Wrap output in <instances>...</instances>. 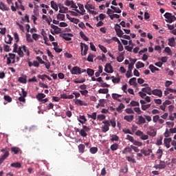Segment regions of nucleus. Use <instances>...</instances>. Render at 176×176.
Returning a JSON list of instances; mask_svg holds the SVG:
<instances>
[{
  "label": "nucleus",
  "instance_id": "f257e3e1",
  "mask_svg": "<svg viewBox=\"0 0 176 176\" xmlns=\"http://www.w3.org/2000/svg\"><path fill=\"white\" fill-rule=\"evenodd\" d=\"M13 47V53H17L19 57H24V53H26L28 57H30V50L25 45L19 47L17 43H14Z\"/></svg>",
  "mask_w": 176,
  "mask_h": 176
},
{
  "label": "nucleus",
  "instance_id": "f03ea898",
  "mask_svg": "<svg viewBox=\"0 0 176 176\" xmlns=\"http://www.w3.org/2000/svg\"><path fill=\"white\" fill-rule=\"evenodd\" d=\"M164 16L165 19H166V23H173V21H175L176 17L175 16L173 15V14L166 12L164 14Z\"/></svg>",
  "mask_w": 176,
  "mask_h": 176
},
{
  "label": "nucleus",
  "instance_id": "7ed1b4c3",
  "mask_svg": "<svg viewBox=\"0 0 176 176\" xmlns=\"http://www.w3.org/2000/svg\"><path fill=\"white\" fill-rule=\"evenodd\" d=\"M80 49H81V56H86L87 54V51L89 50V45L80 43Z\"/></svg>",
  "mask_w": 176,
  "mask_h": 176
},
{
  "label": "nucleus",
  "instance_id": "20e7f679",
  "mask_svg": "<svg viewBox=\"0 0 176 176\" xmlns=\"http://www.w3.org/2000/svg\"><path fill=\"white\" fill-rule=\"evenodd\" d=\"M14 58H16V54L12 53L8 54V57L7 58V65H9V64H14Z\"/></svg>",
  "mask_w": 176,
  "mask_h": 176
},
{
  "label": "nucleus",
  "instance_id": "39448f33",
  "mask_svg": "<svg viewBox=\"0 0 176 176\" xmlns=\"http://www.w3.org/2000/svg\"><path fill=\"white\" fill-rule=\"evenodd\" d=\"M102 123L104 124V125L102 126V133H107V131H109V126H111V124H109V121L104 120L102 121Z\"/></svg>",
  "mask_w": 176,
  "mask_h": 176
},
{
  "label": "nucleus",
  "instance_id": "423d86ee",
  "mask_svg": "<svg viewBox=\"0 0 176 176\" xmlns=\"http://www.w3.org/2000/svg\"><path fill=\"white\" fill-rule=\"evenodd\" d=\"M166 167H167V166L166 165V162L164 161H160L159 164H156L153 166V168L156 170H163L166 168Z\"/></svg>",
  "mask_w": 176,
  "mask_h": 176
},
{
  "label": "nucleus",
  "instance_id": "0eeeda50",
  "mask_svg": "<svg viewBox=\"0 0 176 176\" xmlns=\"http://www.w3.org/2000/svg\"><path fill=\"white\" fill-rule=\"evenodd\" d=\"M72 75H80V67L76 66L71 69Z\"/></svg>",
  "mask_w": 176,
  "mask_h": 176
},
{
  "label": "nucleus",
  "instance_id": "6e6552de",
  "mask_svg": "<svg viewBox=\"0 0 176 176\" xmlns=\"http://www.w3.org/2000/svg\"><path fill=\"white\" fill-rule=\"evenodd\" d=\"M104 71L107 74H112L113 72V68L112 67V65H111V63H107L104 67Z\"/></svg>",
  "mask_w": 176,
  "mask_h": 176
},
{
  "label": "nucleus",
  "instance_id": "1a4fd4ad",
  "mask_svg": "<svg viewBox=\"0 0 176 176\" xmlns=\"http://www.w3.org/2000/svg\"><path fill=\"white\" fill-rule=\"evenodd\" d=\"M148 135L150 137H156L157 131L153 126L149 127V130L147 131Z\"/></svg>",
  "mask_w": 176,
  "mask_h": 176
},
{
  "label": "nucleus",
  "instance_id": "9d476101",
  "mask_svg": "<svg viewBox=\"0 0 176 176\" xmlns=\"http://www.w3.org/2000/svg\"><path fill=\"white\" fill-rule=\"evenodd\" d=\"M59 8V13H68L69 10H68V8L65 7L63 4H58Z\"/></svg>",
  "mask_w": 176,
  "mask_h": 176
},
{
  "label": "nucleus",
  "instance_id": "9b49d317",
  "mask_svg": "<svg viewBox=\"0 0 176 176\" xmlns=\"http://www.w3.org/2000/svg\"><path fill=\"white\" fill-rule=\"evenodd\" d=\"M78 8L80 11H79V10L78 9H75L74 10L75 12H76L77 13H80V14L83 16L85 14V12H86V10H85V8L83 7V4H78Z\"/></svg>",
  "mask_w": 176,
  "mask_h": 176
},
{
  "label": "nucleus",
  "instance_id": "f8f14e48",
  "mask_svg": "<svg viewBox=\"0 0 176 176\" xmlns=\"http://www.w3.org/2000/svg\"><path fill=\"white\" fill-rule=\"evenodd\" d=\"M172 141L171 138H164V146H166V148H167L168 149V148H170V144Z\"/></svg>",
  "mask_w": 176,
  "mask_h": 176
},
{
  "label": "nucleus",
  "instance_id": "ddd939ff",
  "mask_svg": "<svg viewBox=\"0 0 176 176\" xmlns=\"http://www.w3.org/2000/svg\"><path fill=\"white\" fill-rule=\"evenodd\" d=\"M151 94H153V96H157L158 97H162V96H163V92L160 89H153L151 91Z\"/></svg>",
  "mask_w": 176,
  "mask_h": 176
},
{
  "label": "nucleus",
  "instance_id": "4468645a",
  "mask_svg": "<svg viewBox=\"0 0 176 176\" xmlns=\"http://www.w3.org/2000/svg\"><path fill=\"white\" fill-rule=\"evenodd\" d=\"M142 91H143V93L148 94V96L152 95V88H151V87H146L144 88H142Z\"/></svg>",
  "mask_w": 176,
  "mask_h": 176
},
{
  "label": "nucleus",
  "instance_id": "2eb2a0df",
  "mask_svg": "<svg viewBox=\"0 0 176 176\" xmlns=\"http://www.w3.org/2000/svg\"><path fill=\"white\" fill-rule=\"evenodd\" d=\"M141 153L144 155V156H149L151 153H152V149L148 148L147 150L145 149H141L140 150Z\"/></svg>",
  "mask_w": 176,
  "mask_h": 176
},
{
  "label": "nucleus",
  "instance_id": "dca6fc26",
  "mask_svg": "<svg viewBox=\"0 0 176 176\" xmlns=\"http://www.w3.org/2000/svg\"><path fill=\"white\" fill-rule=\"evenodd\" d=\"M146 122V120H145V118H144L142 116H138V120L137 122V124H144Z\"/></svg>",
  "mask_w": 176,
  "mask_h": 176
},
{
  "label": "nucleus",
  "instance_id": "f3484780",
  "mask_svg": "<svg viewBox=\"0 0 176 176\" xmlns=\"http://www.w3.org/2000/svg\"><path fill=\"white\" fill-rule=\"evenodd\" d=\"M76 105H80L81 107L84 105V107H87V103H86L85 101H82L81 100L77 99L75 101Z\"/></svg>",
  "mask_w": 176,
  "mask_h": 176
},
{
  "label": "nucleus",
  "instance_id": "a211bd4d",
  "mask_svg": "<svg viewBox=\"0 0 176 176\" xmlns=\"http://www.w3.org/2000/svg\"><path fill=\"white\" fill-rule=\"evenodd\" d=\"M133 68H134V65L129 63V70L126 72V78H131V76H129V74H131V71H133Z\"/></svg>",
  "mask_w": 176,
  "mask_h": 176
},
{
  "label": "nucleus",
  "instance_id": "6ab92c4d",
  "mask_svg": "<svg viewBox=\"0 0 176 176\" xmlns=\"http://www.w3.org/2000/svg\"><path fill=\"white\" fill-rule=\"evenodd\" d=\"M85 8L87 10V12H89V10H96V7H94V6H93V4H89V1L85 6Z\"/></svg>",
  "mask_w": 176,
  "mask_h": 176
},
{
  "label": "nucleus",
  "instance_id": "aec40b11",
  "mask_svg": "<svg viewBox=\"0 0 176 176\" xmlns=\"http://www.w3.org/2000/svg\"><path fill=\"white\" fill-rule=\"evenodd\" d=\"M124 120H126V122H129V123H131L132 120H134V116H124Z\"/></svg>",
  "mask_w": 176,
  "mask_h": 176
},
{
  "label": "nucleus",
  "instance_id": "412c9836",
  "mask_svg": "<svg viewBox=\"0 0 176 176\" xmlns=\"http://www.w3.org/2000/svg\"><path fill=\"white\" fill-rule=\"evenodd\" d=\"M11 152H12V153L14 155H19V153L21 152V149H20L19 147H12Z\"/></svg>",
  "mask_w": 176,
  "mask_h": 176
},
{
  "label": "nucleus",
  "instance_id": "4be33fe9",
  "mask_svg": "<svg viewBox=\"0 0 176 176\" xmlns=\"http://www.w3.org/2000/svg\"><path fill=\"white\" fill-rule=\"evenodd\" d=\"M129 85H131V86H134L135 87H136L137 86V78L133 77L132 78H131L129 80Z\"/></svg>",
  "mask_w": 176,
  "mask_h": 176
},
{
  "label": "nucleus",
  "instance_id": "5701e85b",
  "mask_svg": "<svg viewBox=\"0 0 176 176\" xmlns=\"http://www.w3.org/2000/svg\"><path fill=\"white\" fill-rule=\"evenodd\" d=\"M9 157V151H6L3 156L0 158V164L6 160V158Z\"/></svg>",
  "mask_w": 176,
  "mask_h": 176
},
{
  "label": "nucleus",
  "instance_id": "b1692460",
  "mask_svg": "<svg viewBox=\"0 0 176 176\" xmlns=\"http://www.w3.org/2000/svg\"><path fill=\"white\" fill-rule=\"evenodd\" d=\"M168 45L169 46H171V47H174L175 46V38L174 37L168 38Z\"/></svg>",
  "mask_w": 176,
  "mask_h": 176
},
{
  "label": "nucleus",
  "instance_id": "393cba45",
  "mask_svg": "<svg viewBox=\"0 0 176 176\" xmlns=\"http://www.w3.org/2000/svg\"><path fill=\"white\" fill-rule=\"evenodd\" d=\"M12 41H13V37H12V36H10V34H8L7 37L5 38V42L8 45H10V43H12Z\"/></svg>",
  "mask_w": 176,
  "mask_h": 176
},
{
  "label": "nucleus",
  "instance_id": "a878e982",
  "mask_svg": "<svg viewBox=\"0 0 176 176\" xmlns=\"http://www.w3.org/2000/svg\"><path fill=\"white\" fill-rule=\"evenodd\" d=\"M78 122L81 123V124H85L87 122V119H86V117L85 116H80Z\"/></svg>",
  "mask_w": 176,
  "mask_h": 176
},
{
  "label": "nucleus",
  "instance_id": "bb28decb",
  "mask_svg": "<svg viewBox=\"0 0 176 176\" xmlns=\"http://www.w3.org/2000/svg\"><path fill=\"white\" fill-rule=\"evenodd\" d=\"M110 149L115 152V151H118L119 149V144L118 143H114L110 146Z\"/></svg>",
  "mask_w": 176,
  "mask_h": 176
},
{
  "label": "nucleus",
  "instance_id": "cd10ccee",
  "mask_svg": "<svg viewBox=\"0 0 176 176\" xmlns=\"http://www.w3.org/2000/svg\"><path fill=\"white\" fill-rule=\"evenodd\" d=\"M112 98L113 100H116L117 101H119V102H120V100L119 98H120V97H122V95L120 94H111Z\"/></svg>",
  "mask_w": 176,
  "mask_h": 176
},
{
  "label": "nucleus",
  "instance_id": "c85d7f7f",
  "mask_svg": "<svg viewBox=\"0 0 176 176\" xmlns=\"http://www.w3.org/2000/svg\"><path fill=\"white\" fill-rule=\"evenodd\" d=\"M10 167L14 168H21V164L20 162H14L10 164Z\"/></svg>",
  "mask_w": 176,
  "mask_h": 176
},
{
  "label": "nucleus",
  "instance_id": "c756f323",
  "mask_svg": "<svg viewBox=\"0 0 176 176\" xmlns=\"http://www.w3.org/2000/svg\"><path fill=\"white\" fill-rule=\"evenodd\" d=\"M0 10L3 11H8L9 10V7L6 6V5H5V3H3V2H1Z\"/></svg>",
  "mask_w": 176,
  "mask_h": 176
},
{
  "label": "nucleus",
  "instance_id": "7c9ffc66",
  "mask_svg": "<svg viewBox=\"0 0 176 176\" xmlns=\"http://www.w3.org/2000/svg\"><path fill=\"white\" fill-rule=\"evenodd\" d=\"M45 97H46V95H45V94H38L36 96V98H37V100L40 102H42L43 98H45Z\"/></svg>",
  "mask_w": 176,
  "mask_h": 176
},
{
  "label": "nucleus",
  "instance_id": "2f4dec72",
  "mask_svg": "<svg viewBox=\"0 0 176 176\" xmlns=\"http://www.w3.org/2000/svg\"><path fill=\"white\" fill-rule=\"evenodd\" d=\"M132 151L131 149V146H126L124 148V150L122 151V154L123 155H126V153H131Z\"/></svg>",
  "mask_w": 176,
  "mask_h": 176
},
{
  "label": "nucleus",
  "instance_id": "473e14b6",
  "mask_svg": "<svg viewBox=\"0 0 176 176\" xmlns=\"http://www.w3.org/2000/svg\"><path fill=\"white\" fill-rule=\"evenodd\" d=\"M51 7L56 12H57L58 10V6H57V3H56V2H54V1H51Z\"/></svg>",
  "mask_w": 176,
  "mask_h": 176
},
{
  "label": "nucleus",
  "instance_id": "72a5a7b5",
  "mask_svg": "<svg viewBox=\"0 0 176 176\" xmlns=\"http://www.w3.org/2000/svg\"><path fill=\"white\" fill-rule=\"evenodd\" d=\"M85 144H80L78 145V152L79 153H85Z\"/></svg>",
  "mask_w": 176,
  "mask_h": 176
},
{
  "label": "nucleus",
  "instance_id": "f704fd0d",
  "mask_svg": "<svg viewBox=\"0 0 176 176\" xmlns=\"http://www.w3.org/2000/svg\"><path fill=\"white\" fill-rule=\"evenodd\" d=\"M87 117L96 120L97 119V112H94L91 114H87Z\"/></svg>",
  "mask_w": 176,
  "mask_h": 176
},
{
  "label": "nucleus",
  "instance_id": "c9c22d12",
  "mask_svg": "<svg viewBox=\"0 0 176 176\" xmlns=\"http://www.w3.org/2000/svg\"><path fill=\"white\" fill-rule=\"evenodd\" d=\"M135 67H136L137 69H140V68H144V67H145V64H144V63H142L141 61H138L136 63Z\"/></svg>",
  "mask_w": 176,
  "mask_h": 176
},
{
  "label": "nucleus",
  "instance_id": "e433bc0d",
  "mask_svg": "<svg viewBox=\"0 0 176 176\" xmlns=\"http://www.w3.org/2000/svg\"><path fill=\"white\" fill-rule=\"evenodd\" d=\"M94 57H96V56H94V54H89L87 58V61H89V63H93L94 61Z\"/></svg>",
  "mask_w": 176,
  "mask_h": 176
},
{
  "label": "nucleus",
  "instance_id": "4c0bfd02",
  "mask_svg": "<svg viewBox=\"0 0 176 176\" xmlns=\"http://www.w3.org/2000/svg\"><path fill=\"white\" fill-rule=\"evenodd\" d=\"M26 41L28 43H32L34 42V40L31 38V34L28 33L26 34Z\"/></svg>",
  "mask_w": 176,
  "mask_h": 176
},
{
  "label": "nucleus",
  "instance_id": "58836bf2",
  "mask_svg": "<svg viewBox=\"0 0 176 176\" xmlns=\"http://www.w3.org/2000/svg\"><path fill=\"white\" fill-rule=\"evenodd\" d=\"M109 91V89H100L98 90V93L100 94H108Z\"/></svg>",
  "mask_w": 176,
  "mask_h": 176
},
{
  "label": "nucleus",
  "instance_id": "ea45409f",
  "mask_svg": "<svg viewBox=\"0 0 176 176\" xmlns=\"http://www.w3.org/2000/svg\"><path fill=\"white\" fill-rule=\"evenodd\" d=\"M111 9L113 10V11L114 12V13H122V10H120L119 8H116L113 6H111Z\"/></svg>",
  "mask_w": 176,
  "mask_h": 176
},
{
  "label": "nucleus",
  "instance_id": "a19ab883",
  "mask_svg": "<svg viewBox=\"0 0 176 176\" xmlns=\"http://www.w3.org/2000/svg\"><path fill=\"white\" fill-rule=\"evenodd\" d=\"M126 159L128 162H131V163H133V164L137 163V161H135V159H134L133 157L126 156Z\"/></svg>",
  "mask_w": 176,
  "mask_h": 176
},
{
  "label": "nucleus",
  "instance_id": "79ce46f5",
  "mask_svg": "<svg viewBox=\"0 0 176 176\" xmlns=\"http://www.w3.org/2000/svg\"><path fill=\"white\" fill-rule=\"evenodd\" d=\"M87 74L89 76H93L94 75V70L93 69L88 68L87 69Z\"/></svg>",
  "mask_w": 176,
  "mask_h": 176
},
{
  "label": "nucleus",
  "instance_id": "37998d69",
  "mask_svg": "<svg viewBox=\"0 0 176 176\" xmlns=\"http://www.w3.org/2000/svg\"><path fill=\"white\" fill-rule=\"evenodd\" d=\"M157 156V159H162V156H163V150L159 148L156 152Z\"/></svg>",
  "mask_w": 176,
  "mask_h": 176
},
{
  "label": "nucleus",
  "instance_id": "c03bdc74",
  "mask_svg": "<svg viewBox=\"0 0 176 176\" xmlns=\"http://www.w3.org/2000/svg\"><path fill=\"white\" fill-rule=\"evenodd\" d=\"M90 153H92V155H94L95 153H97L98 152V148L97 147H91L89 149Z\"/></svg>",
  "mask_w": 176,
  "mask_h": 176
},
{
  "label": "nucleus",
  "instance_id": "a18cd8bd",
  "mask_svg": "<svg viewBox=\"0 0 176 176\" xmlns=\"http://www.w3.org/2000/svg\"><path fill=\"white\" fill-rule=\"evenodd\" d=\"M80 35L82 39H84V41H86V42H87V41H89V38L87 36H86V34H85V33L82 31H81L80 32Z\"/></svg>",
  "mask_w": 176,
  "mask_h": 176
},
{
  "label": "nucleus",
  "instance_id": "49530a36",
  "mask_svg": "<svg viewBox=\"0 0 176 176\" xmlns=\"http://www.w3.org/2000/svg\"><path fill=\"white\" fill-rule=\"evenodd\" d=\"M122 109H124V105L123 103H120L119 106L116 108L118 112H122Z\"/></svg>",
  "mask_w": 176,
  "mask_h": 176
},
{
  "label": "nucleus",
  "instance_id": "de8ad7c7",
  "mask_svg": "<svg viewBox=\"0 0 176 176\" xmlns=\"http://www.w3.org/2000/svg\"><path fill=\"white\" fill-rule=\"evenodd\" d=\"M149 68H150L151 72H153V73L156 71H159V68L155 67L153 65H150Z\"/></svg>",
  "mask_w": 176,
  "mask_h": 176
},
{
  "label": "nucleus",
  "instance_id": "09e8293b",
  "mask_svg": "<svg viewBox=\"0 0 176 176\" xmlns=\"http://www.w3.org/2000/svg\"><path fill=\"white\" fill-rule=\"evenodd\" d=\"M126 140H128V141H129L130 142H132V144L134 142V141H135V140H134V137L130 135H126Z\"/></svg>",
  "mask_w": 176,
  "mask_h": 176
},
{
  "label": "nucleus",
  "instance_id": "8fccbe9b",
  "mask_svg": "<svg viewBox=\"0 0 176 176\" xmlns=\"http://www.w3.org/2000/svg\"><path fill=\"white\" fill-rule=\"evenodd\" d=\"M5 101H7V102H12V97H10V96L8 95H5L3 97Z\"/></svg>",
  "mask_w": 176,
  "mask_h": 176
},
{
  "label": "nucleus",
  "instance_id": "3c124183",
  "mask_svg": "<svg viewBox=\"0 0 176 176\" xmlns=\"http://www.w3.org/2000/svg\"><path fill=\"white\" fill-rule=\"evenodd\" d=\"M164 52L165 53H167L168 56L173 55V52H171V49H170V47H165Z\"/></svg>",
  "mask_w": 176,
  "mask_h": 176
},
{
  "label": "nucleus",
  "instance_id": "603ef678",
  "mask_svg": "<svg viewBox=\"0 0 176 176\" xmlns=\"http://www.w3.org/2000/svg\"><path fill=\"white\" fill-rule=\"evenodd\" d=\"M57 19L58 20H61L62 21H64V20H65V15L63 14H58L57 15Z\"/></svg>",
  "mask_w": 176,
  "mask_h": 176
},
{
  "label": "nucleus",
  "instance_id": "864d4df0",
  "mask_svg": "<svg viewBox=\"0 0 176 176\" xmlns=\"http://www.w3.org/2000/svg\"><path fill=\"white\" fill-rule=\"evenodd\" d=\"M163 144V136H160V138L157 140L156 145L160 146Z\"/></svg>",
  "mask_w": 176,
  "mask_h": 176
},
{
  "label": "nucleus",
  "instance_id": "5fc2aeb1",
  "mask_svg": "<svg viewBox=\"0 0 176 176\" xmlns=\"http://www.w3.org/2000/svg\"><path fill=\"white\" fill-rule=\"evenodd\" d=\"M62 38L65 39V41H72V38L68 36L67 34H62Z\"/></svg>",
  "mask_w": 176,
  "mask_h": 176
},
{
  "label": "nucleus",
  "instance_id": "6e6d98bb",
  "mask_svg": "<svg viewBox=\"0 0 176 176\" xmlns=\"http://www.w3.org/2000/svg\"><path fill=\"white\" fill-rule=\"evenodd\" d=\"M159 119H160V116L159 115H155L153 117V122L154 123H157V122H159Z\"/></svg>",
  "mask_w": 176,
  "mask_h": 176
},
{
  "label": "nucleus",
  "instance_id": "4d7b16f0",
  "mask_svg": "<svg viewBox=\"0 0 176 176\" xmlns=\"http://www.w3.org/2000/svg\"><path fill=\"white\" fill-rule=\"evenodd\" d=\"M105 115H104V114H99V115H98V116H97V119H98V120H100V122L102 121V120H104V119H105Z\"/></svg>",
  "mask_w": 176,
  "mask_h": 176
},
{
  "label": "nucleus",
  "instance_id": "13d9d810",
  "mask_svg": "<svg viewBox=\"0 0 176 176\" xmlns=\"http://www.w3.org/2000/svg\"><path fill=\"white\" fill-rule=\"evenodd\" d=\"M111 137L112 138L111 139V141L112 142H115V141H119V136L116 135H112Z\"/></svg>",
  "mask_w": 176,
  "mask_h": 176
},
{
  "label": "nucleus",
  "instance_id": "bf43d9fd",
  "mask_svg": "<svg viewBox=\"0 0 176 176\" xmlns=\"http://www.w3.org/2000/svg\"><path fill=\"white\" fill-rule=\"evenodd\" d=\"M73 3H74V1L66 0L65 1V6H71L72 7Z\"/></svg>",
  "mask_w": 176,
  "mask_h": 176
},
{
  "label": "nucleus",
  "instance_id": "052dcab7",
  "mask_svg": "<svg viewBox=\"0 0 176 176\" xmlns=\"http://www.w3.org/2000/svg\"><path fill=\"white\" fill-rule=\"evenodd\" d=\"M18 82H20V83H27V79L24 77H19L18 78Z\"/></svg>",
  "mask_w": 176,
  "mask_h": 176
},
{
  "label": "nucleus",
  "instance_id": "680f3d73",
  "mask_svg": "<svg viewBox=\"0 0 176 176\" xmlns=\"http://www.w3.org/2000/svg\"><path fill=\"white\" fill-rule=\"evenodd\" d=\"M79 134L81 135V137H87V133H86L84 129L80 130Z\"/></svg>",
  "mask_w": 176,
  "mask_h": 176
},
{
  "label": "nucleus",
  "instance_id": "e2e57ef3",
  "mask_svg": "<svg viewBox=\"0 0 176 176\" xmlns=\"http://www.w3.org/2000/svg\"><path fill=\"white\" fill-rule=\"evenodd\" d=\"M98 47L99 49H100V50H102V52H103V53H107V52H108V50H107V47H105L102 45H99Z\"/></svg>",
  "mask_w": 176,
  "mask_h": 176
},
{
  "label": "nucleus",
  "instance_id": "0e129e2a",
  "mask_svg": "<svg viewBox=\"0 0 176 176\" xmlns=\"http://www.w3.org/2000/svg\"><path fill=\"white\" fill-rule=\"evenodd\" d=\"M116 32L118 36H119V38H122L123 36V34H124L123 32V31L122 30V29L120 30H117V32Z\"/></svg>",
  "mask_w": 176,
  "mask_h": 176
},
{
  "label": "nucleus",
  "instance_id": "69168bd1",
  "mask_svg": "<svg viewBox=\"0 0 176 176\" xmlns=\"http://www.w3.org/2000/svg\"><path fill=\"white\" fill-rule=\"evenodd\" d=\"M133 144L135 146H142V142L138 140H135Z\"/></svg>",
  "mask_w": 176,
  "mask_h": 176
},
{
  "label": "nucleus",
  "instance_id": "338daca9",
  "mask_svg": "<svg viewBox=\"0 0 176 176\" xmlns=\"http://www.w3.org/2000/svg\"><path fill=\"white\" fill-rule=\"evenodd\" d=\"M138 94L140 96V97H141V98H145L146 97V94L144 91H139Z\"/></svg>",
  "mask_w": 176,
  "mask_h": 176
},
{
  "label": "nucleus",
  "instance_id": "774afa93",
  "mask_svg": "<svg viewBox=\"0 0 176 176\" xmlns=\"http://www.w3.org/2000/svg\"><path fill=\"white\" fill-rule=\"evenodd\" d=\"M14 38L16 40V43L17 45V43L19 42V41H20V39L19 38V34H17V32H14Z\"/></svg>",
  "mask_w": 176,
  "mask_h": 176
}]
</instances>
